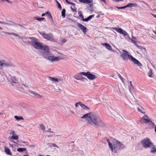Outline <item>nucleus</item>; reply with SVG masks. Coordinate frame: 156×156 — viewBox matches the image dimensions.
<instances>
[{
  "label": "nucleus",
  "mask_w": 156,
  "mask_h": 156,
  "mask_svg": "<svg viewBox=\"0 0 156 156\" xmlns=\"http://www.w3.org/2000/svg\"><path fill=\"white\" fill-rule=\"evenodd\" d=\"M116 7L117 8L119 9H121V7H119L117 6Z\"/></svg>",
  "instance_id": "obj_53"
},
{
  "label": "nucleus",
  "mask_w": 156,
  "mask_h": 156,
  "mask_svg": "<svg viewBox=\"0 0 156 156\" xmlns=\"http://www.w3.org/2000/svg\"><path fill=\"white\" fill-rule=\"evenodd\" d=\"M153 73L152 70L151 69H150L148 71V76L151 78H153Z\"/></svg>",
  "instance_id": "obj_22"
},
{
  "label": "nucleus",
  "mask_w": 156,
  "mask_h": 156,
  "mask_svg": "<svg viewBox=\"0 0 156 156\" xmlns=\"http://www.w3.org/2000/svg\"><path fill=\"white\" fill-rule=\"evenodd\" d=\"M45 15H46V13H43L41 15L42 16H45Z\"/></svg>",
  "instance_id": "obj_50"
},
{
  "label": "nucleus",
  "mask_w": 156,
  "mask_h": 156,
  "mask_svg": "<svg viewBox=\"0 0 156 156\" xmlns=\"http://www.w3.org/2000/svg\"><path fill=\"white\" fill-rule=\"evenodd\" d=\"M109 146L112 152L116 153L117 151L121 150L125 148L124 145L120 142L115 140L113 144L111 143L109 140H107Z\"/></svg>",
  "instance_id": "obj_2"
},
{
  "label": "nucleus",
  "mask_w": 156,
  "mask_h": 156,
  "mask_svg": "<svg viewBox=\"0 0 156 156\" xmlns=\"http://www.w3.org/2000/svg\"><path fill=\"white\" fill-rule=\"evenodd\" d=\"M78 14L79 17L82 18V19L83 18V16L82 14V12L81 11H79L78 12Z\"/></svg>",
  "instance_id": "obj_31"
},
{
  "label": "nucleus",
  "mask_w": 156,
  "mask_h": 156,
  "mask_svg": "<svg viewBox=\"0 0 156 156\" xmlns=\"http://www.w3.org/2000/svg\"><path fill=\"white\" fill-rule=\"evenodd\" d=\"M46 156H50L49 155H46Z\"/></svg>",
  "instance_id": "obj_64"
},
{
  "label": "nucleus",
  "mask_w": 156,
  "mask_h": 156,
  "mask_svg": "<svg viewBox=\"0 0 156 156\" xmlns=\"http://www.w3.org/2000/svg\"><path fill=\"white\" fill-rule=\"evenodd\" d=\"M29 92L30 93L33 94L34 96H36L37 98H42V95H40V94L38 93H37L34 91L29 90Z\"/></svg>",
  "instance_id": "obj_14"
},
{
  "label": "nucleus",
  "mask_w": 156,
  "mask_h": 156,
  "mask_svg": "<svg viewBox=\"0 0 156 156\" xmlns=\"http://www.w3.org/2000/svg\"><path fill=\"white\" fill-rule=\"evenodd\" d=\"M3 114V113L0 112V115H2Z\"/></svg>",
  "instance_id": "obj_60"
},
{
  "label": "nucleus",
  "mask_w": 156,
  "mask_h": 156,
  "mask_svg": "<svg viewBox=\"0 0 156 156\" xmlns=\"http://www.w3.org/2000/svg\"><path fill=\"white\" fill-rule=\"evenodd\" d=\"M12 33H7V32H5V34H8L9 35H11V34H12Z\"/></svg>",
  "instance_id": "obj_49"
},
{
  "label": "nucleus",
  "mask_w": 156,
  "mask_h": 156,
  "mask_svg": "<svg viewBox=\"0 0 156 156\" xmlns=\"http://www.w3.org/2000/svg\"><path fill=\"white\" fill-rule=\"evenodd\" d=\"M55 1L57 4L59 3L57 0H55Z\"/></svg>",
  "instance_id": "obj_48"
},
{
  "label": "nucleus",
  "mask_w": 156,
  "mask_h": 156,
  "mask_svg": "<svg viewBox=\"0 0 156 156\" xmlns=\"http://www.w3.org/2000/svg\"><path fill=\"white\" fill-rule=\"evenodd\" d=\"M30 147H34V145H32L30 146Z\"/></svg>",
  "instance_id": "obj_54"
},
{
  "label": "nucleus",
  "mask_w": 156,
  "mask_h": 156,
  "mask_svg": "<svg viewBox=\"0 0 156 156\" xmlns=\"http://www.w3.org/2000/svg\"><path fill=\"white\" fill-rule=\"evenodd\" d=\"M118 75V76L119 77V78H120V79L121 80H122V77L120 75V74H119V73Z\"/></svg>",
  "instance_id": "obj_44"
},
{
  "label": "nucleus",
  "mask_w": 156,
  "mask_h": 156,
  "mask_svg": "<svg viewBox=\"0 0 156 156\" xmlns=\"http://www.w3.org/2000/svg\"><path fill=\"white\" fill-rule=\"evenodd\" d=\"M113 29L120 34H123L124 36L129 38V34L124 30L120 28L114 27L112 28Z\"/></svg>",
  "instance_id": "obj_8"
},
{
  "label": "nucleus",
  "mask_w": 156,
  "mask_h": 156,
  "mask_svg": "<svg viewBox=\"0 0 156 156\" xmlns=\"http://www.w3.org/2000/svg\"><path fill=\"white\" fill-rule=\"evenodd\" d=\"M127 7H136L138 6L137 4L136 3H130L126 5Z\"/></svg>",
  "instance_id": "obj_21"
},
{
  "label": "nucleus",
  "mask_w": 156,
  "mask_h": 156,
  "mask_svg": "<svg viewBox=\"0 0 156 156\" xmlns=\"http://www.w3.org/2000/svg\"><path fill=\"white\" fill-rule=\"evenodd\" d=\"M32 44L33 47L36 49H41L42 44L39 41H33L32 42Z\"/></svg>",
  "instance_id": "obj_9"
},
{
  "label": "nucleus",
  "mask_w": 156,
  "mask_h": 156,
  "mask_svg": "<svg viewBox=\"0 0 156 156\" xmlns=\"http://www.w3.org/2000/svg\"><path fill=\"white\" fill-rule=\"evenodd\" d=\"M81 118H87L88 122L91 125L94 126L102 127L104 125V124L100 117L91 112L84 115Z\"/></svg>",
  "instance_id": "obj_1"
},
{
  "label": "nucleus",
  "mask_w": 156,
  "mask_h": 156,
  "mask_svg": "<svg viewBox=\"0 0 156 156\" xmlns=\"http://www.w3.org/2000/svg\"><path fill=\"white\" fill-rule=\"evenodd\" d=\"M26 150V149L25 148H18L17 149V151L19 152H22L23 151H24Z\"/></svg>",
  "instance_id": "obj_28"
},
{
  "label": "nucleus",
  "mask_w": 156,
  "mask_h": 156,
  "mask_svg": "<svg viewBox=\"0 0 156 156\" xmlns=\"http://www.w3.org/2000/svg\"><path fill=\"white\" fill-rule=\"evenodd\" d=\"M80 74L86 76L87 78L90 80H93L96 78L95 75L91 73L90 72H80Z\"/></svg>",
  "instance_id": "obj_7"
},
{
  "label": "nucleus",
  "mask_w": 156,
  "mask_h": 156,
  "mask_svg": "<svg viewBox=\"0 0 156 156\" xmlns=\"http://www.w3.org/2000/svg\"><path fill=\"white\" fill-rule=\"evenodd\" d=\"M40 126V127L41 129L43 131L45 129V127L44 125L43 124H40L39 125Z\"/></svg>",
  "instance_id": "obj_32"
},
{
  "label": "nucleus",
  "mask_w": 156,
  "mask_h": 156,
  "mask_svg": "<svg viewBox=\"0 0 156 156\" xmlns=\"http://www.w3.org/2000/svg\"><path fill=\"white\" fill-rule=\"evenodd\" d=\"M39 156H43V155H39Z\"/></svg>",
  "instance_id": "obj_63"
},
{
  "label": "nucleus",
  "mask_w": 156,
  "mask_h": 156,
  "mask_svg": "<svg viewBox=\"0 0 156 156\" xmlns=\"http://www.w3.org/2000/svg\"><path fill=\"white\" fill-rule=\"evenodd\" d=\"M48 79L49 80L55 82H58V79L53 78L49 76L48 77Z\"/></svg>",
  "instance_id": "obj_25"
},
{
  "label": "nucleus",
  "mask_w": 156,
  "mask_h": 156,
  "mask_svg": "<svg viewBox=\"0 0 156 156\" xmlns=\"http://www.w3.org/2000/svg\"><path fill=\"white\" fill-rule=\"evenodd\" d=\"M154 123L152 122L151 120L147 116V125H148L150 127H153Z\"/></svg>",
  "instance_id": "obj_13"
},
{
  "label": "nucleus",
  "mask_w": 156,
  "mask_h": 156,
  "mask_svg": "<svg viewBox=\"0 0 156 156\" xmlns=\"http://www.w3.org/2000/svg\"><path fill=\"white\" fill-rule=\"evenodd\" d=\"M12 35H14V36H16H16H18V35L17 34H16L14 33H12Z\"/></svg>",
  "instance_id": "obj_45"
},
{
  "label": "nucleus",
  "mask_w": 156,
  "mask_h": 156,
  "mask_svg": "<svg viewBox=\"0 0 156 156\" xmlns=\"http://www.w3.org/2000/svg\"><path fill=\"white\" fill-rule=\"evenodd\" d=\"M11 66V65L10 63L7 62H5L4 60H3L2 61H0V66L1 67H2L3 66L5 67H8Z\"/></svg>",
  "instance_id": "obj_12"
},
{
  "label": "nucleus",
  "mask_w": 156,
  "mask_h": 156,
  "mask_svg": "<svg viewBox=\"0 0 156 156\" xmlns=\"http://www.w3.org/2000/svg\"><path fill=\"white\" fill-rule=\"evenodd\" d=\"M56 144H55L54 145V146L55 147H56Z\"/></svg>",
  "instance_id": "obj_62"
},
{
  "label": "nucleus",
  "mask_w": 156,
  "mask_h": 156,
  "mask_svg": "<svg viewBox=\"0 0 156 156\" xmlns=\"http://www.w3.org/2000/svg\"><path fill=\"white\" fill-rule=\"evenodd\" d=\"M137 110L139 112H141V113H143V114H145V112H144L140 108H137Z\"/></svg>",
  "instance_id": "obj_36"
},
{
  "label": "nucleus",
  "mask_w": 156,
  "mask_h": 156,
  "mask_svg": "<svg viewBox=\"0 0 156 156\" xmlns=\"http://www.w3.org/2000/svg\"><path fill=\"white\" fill-rule=\"evenodd\" d=\"M74 78L77 80H80V77L77 75H76L75 76Z\"/></svg>",
  "instance_id": "obj_37"
},
{
  "label": "nucleus",
  "mask_w": 156,
  "mask_h": 156,
  "mask_svg": "<svg viewBox=\"0 0 156 156\" xmlns=\"http://www.w3.org/2000/svg\"><path fill=\"white\" fill-rule=\"evenodd\" d=\"M85 3H92L93 2V0H85Z\"/></svg>",
  "instance_id": "obj_35"
},
{
  "label": "nucleus",
  "mask_w": 156,
  "mask_h": 156,
  "mask_svg": "<svg viewBox=\"0 0 156 156\" xmlns=\"http://www.w3.org/2000/svg\"><path fill=\"white\" fill-rule=\"evenodd\" d=\"M50 13L49 12L47 11L46 12V15L48 16H49V13Z\"/></svg>",
  "instance_id": "obj_47"
},
{
  "label": "nucleus",
  "mask_w": 156,
  "mask_h": 156,
  "mask_svg": "<svg viewBox=\"0 0 156 156\" xmlns=\"http://www.w3.org/2000/svg\"><path fill=\"white\" fill-rule=\"evenodd\" d=\"M94 17V15H90V16H89L88 18V19L89 20H90L92 17Z\"/></svg>",
  "instance_id": "obj_40"
},
{
  "label": "nucleus",
  "mask_w": 156,
  "mask_h": 156,
  "mask_svg": "<svg viewBox=\"0 0 156 156\" xmlns=\"http://www.w3.org/2000/svg\"><path fill=\"white\" fill-rule=\"evenodd\" d=\"M65 9H63L62 11V16L63 18H64L65 17Z\"/></svg>",
  "instance_id": "obj_29"
},
{
  "label": "nucleus",
  "mask_w": 156,
  "mask_h": 156,
  "mask_svg": "<svg viewBox=\"0 0 156 156\" xmlns=\"http://www.w3.org/2000/svg\"><path fill=\"white\" fill-rule=\"evenodd\" d=\"M66 2L68 4V3H69V2L67 0H65Z\"/></svg>",
  "instance_id": "obj_57"
},
{
  "label": "nucleus",
  "mask_w": 156,
  "mask_h": 156,
  "mask_svg": "<svg viewBox=\"0 0 156 156\" xmlns=\"http://www.w3.org/2000/svg\"><path fill=\"white\" fill-rule=\"evenodd\" d=\"M10 134H12L13 135V136L15 135V134H14L15 132L13 130H10Z\"/></svg>",
  "instance_id": "obj_42"
},
{
  "label": "nucleus",
  "mask_w": 156,
  "mask_h": 156,
  "mask_svg": "<svg viewBox=\"0 0 156 156\" xmlns=\"http://www.w3.org/2000/svg\"><path fill=\"white\" fill-rule=\"evenodd\" d=\"M48 17L51 19V21H52V22L53 23H54V21H53V18H52V16H51V14L50 13H49V16H48Z\"/></svg>",
  "instance_id": "obj_33"
},
{
  "label": "nucleus",
  "mask_w": 156,
  "mask_h": 156,
  "mask_svg": "<svg viewBox=\"0 0 156 156\" xmlns=\"http://www.w3.org/2000/svg\"><path fill=\"white\" fill-rule=\"evenodd\" d=\"M85 0H79V1L82 3H85Z\"/></svg>",
  "instance_id": "obj_43"
},
{
  "label": "nucleus",
  "mask_w": 156,
  "mask_h": 156,
  "mask_svg": "<svg viewBox=\"0 0 156 156\" xmlns=\"http://www.w3.org/2000/svg\"><path fill=\"white\" fill-rule=\"evenodd\" d=\"M11 138L12 139L14 140H17L19 138L18 136L16 135V136H12L11 137Z\"/></svg>",
  "instance_id": "obj_30"
},
{
  "label": "nucleus",
  "mask_w": 156,
  "mask_h": 156,
  "mask_svg": "<svg viewBox=\"0 0 156 156\" xmlns=\"http://www.w3.org/2000/svg\"><path fill=\"white\" fill-rule=\"evenodd\" d=\"M79 103L80 104V106L83 109L86 110H89L90 109V108L89 107L84 105L82 102H80Z\"/></svg>",
  "instance_id": "obj_19"
},
{
  "label": "nucleus",
  "mask_w": 156,
  "mask_h": 156,
  "mask_svg": "<svg viewBox=\"0 0 156 156\" xmlns=\"http://www.w3.org/2000/svg\"><path fill=\"white\" fill-rule=\"evenodd\" d=\"M140 122L141 123H146V115H144L140 120Z\"/></svg>",
  "instance_id": "obj_20"
},
{
  "label": "nucleus",
  "mask_w": 156,
  "mask_h": 156,
  "mask_svg": "<svg viewBox=\"0 0 156 156\" xmlns=\"http://www.w3.org/2000/svg\"><path fill=\"white\" fill-rule=\"evenodd\" d=\"M131 40L132 42L135 45L136 47L137 48H139L140 47L139 45L137 44V41H136V37H133L131 39Z\"/></svg>",
  "instance_id": "obj_16"
},
{
  "label": "nucleus",
  "mask_w": 156,
  "mask_h": 156,
  "mask_svg": "<svg viewBox=\"0 0 156 156\" xmlns=\"http://www.w3.org/2000/svg\"><path fill=\"white\" fill-rule=\"evenodd\" d=\"M127 7V5H126V6L123 7H121V9H124L126 8Z\"/></svg>",
  "instance_id": "obj_46"
},
{
  "label": "nucleus",
  "mask_w": 156,
  "mask_h": 156,
  "mask_svg": "<svg viewBox=\"0 0 156 156\" xmlns=\"http://www.w3.org/2000/svg\"><path fill=\"white\" fill-rule=\"evenodd\" d=\"M49 55V54H46L44 53H43V55L45 58L47 59L52 62L57 61L60 59L59 57H55L54 56H48V55Z\"/></svg>",
  "instance_id": "obj_6"
},
{
  "label": "nucleus",
  "mask_w": 156,
  "mask_h": 156,
  "mask_svg": "<svg viewBox=\"0 0 156 156\" xmlns=\"http://www.w3.org/2000/svg\"><path fill=\"white\" fill-rule=\"evenodd\" d=\"M141 2H142L143 3H145V2L144 1H141Z\"/></svg>",
  "instance_id": "obj_61"
},
{
  "label": "nucleus",
  "mask_w": 156,
  "mask_h": 156,
  "mask_svg": "<svg viewBox=\"0 0 156 156\" xmlns=\"http://www.w3.org/2000/svg\"><path fill=\"white\" fill-rule=\"evenodd\" d=\"M4 148L5 151L7 154L9 155H11L12 154V153L9 149L6 146L4 147Z\"/></svg>",
  "instance_id": "obj_17"
},
{
  "label": "nucleus",
  "mask_w": 156,
  "mask_h": 156,
  "mask_svg": "<svg viewBox=\"0 0 156 156\" xmlns=\"http://www.w3.org/2000/svg\"><path fill=\"white\" fill-rule=\"evenodd\" d=\"M48 17L51 19V21H52V22L53 23H54V21H53V18H52V16H51V14L50 13H49V16H48Z\"/></svg>",
  "instance_id": "obj_34"
},
{
  "label": "nucleus",
  "mask_w": 156,
  "mask_h": 156,
  "mask_svg": "<svg viewBox=\"0 0 156 156\" xmlns=\"http://www.w3.org/2000/svg\"><path fill=\"white\" fill-rule=\"evenodd\" d=\"M102 44L107 49L109 50H112V47L109 44L107 43H103Z\"/></svg>",
  "instance_id": "obj_18"
},
{
  "label": "nucleus",
  "mask_w": 156,
  "mask_h": 156,
  "mask_svg": "<svg viewBox=\"0 0 156 156\" xmlns=\"http://www.w3.org/2000/svg\"><path fill=\"white\" fill-rule=\"evenodd\" d=\"M62 42H63L64 43L66 42V41L65 40V39H64V40H62Z\"/></svg>",
  "instance_id": "obj_59"
},
{
  "label": "nucleus",
  "mask_w": 156,
  "mask_h": 156,
  "mask_svg": "<svg viewBox=\"0 0 156 156\" xmlns=\"http://www.w3.org/2000/svg\"><path fill=\"white\" fill-rule=\"evenodd\" d=\"M39 33L44 38L51 41H54V37L51 33L45 34L44 32H39Z\"/></svg>",
  "instance_id": "obj_5"
},
{
  "label": "nucleus",
  "mask_w": 156,
  "mask_h": 156,
  "mask_svg": "<svg viewBox=\"0 0 156 156\" xmlns=\"http://www.w3.org/2000/svg\"><path fill=\"white\" fill-rule=\"evenodd\" d=\"M149 148L150 152L152 154L156 153V146L149 139L147 138V148Z\"/></svg>",
  "instance_id": "obj_4"
},
{
  "label": "nucleus",
  "mask_w": 156,
  "mask_h": 156,
  "mask_svg": "<svg viewBox=\"0 0 156 156\" xmlns=\"http://www.w3.org/2000/svg\"><path fill=\"white\" fill-rule=\"evenodd\" d=\"M14 118L17 121L23 120L24 119L23 117L21 116H19L15 115L14 116Z\"/></svg>",
  "instance_id": "obj_23"
},
{
  "label": "nucleus",
  "mask_w": 156,
  "mask_h": 156,
  "mask_svg": "<svg viewBox=\"0 0 156 156\" xmlns=\"http://www.w3.org/2000/svg\"><path fill=\"white\" fill-rule=\"evenodd\" d=\"M142 144L145 148H146V139H144L142 141Z\"/></svg>",
  "instance_id": "obj_27"
},
{
  "label": "nucleus",
  "mask_w": 156,
  "mask_h": 156,
  "mask_svg": "<svg viewBox=\"0 0 156 156\" xmlns=\"http://www.w3.org/2000/svg\"><path fill=\"white\" fill-rule=\"evenodd\" d=\"M68 4L72 5L73 7V8L72 6H71L70 7V8L72 11L73 12H76L77 10V8L75 6V4L74 3L70 2H69V3H68Z\"/></svg>",
  "instance_id": "obj_15"
},
{
  "label": "nucleus",
  "mask_w": 156,
  "mask_h": 156,
  "mask_svg": "<svg viewBox=\"0 0 156 156\" xmlns=\"http://www.w3.org/2000/svg\"><path fill=\"white\" fill-rule=\"evenodd\" d=\"M80 102H81V101H79L78 102H77L75 104V106L77 107L78 106V105H80V104L79 103Z\"/></svg>",
  "instance_id": "obj_39"
},
{
  "label": "nucleus",
  "mask_w": 156,
  "mask_h": 156,
  "mask_svg": "<svg viewBox=\"0 0 156 156\" xmlns=\"http://www.w3.org/2000/svg\"><path fill=\"white\" fill-rule=\"evenodd\" d=\"M82 20H83L84 21L87 22V21H88L89 20L88 19V17L87 18L85 19H84V18H83L82 19Z\"/></svg>",
  "instance_id": "obj_41"
},
{
  "label": "nucleus",
  "mask_w": 156,
  "mask_h": 156,
  "mask_svg": "<svg viewBox=\"0 0 156 156\" xmlns=\"http://www.w3.org/2000/svg\"><path fill=\"white\" fill-rule=\"evenodd\" d=\"M57 5H58V8L60 9V10L61 9H62V6H61V5L60 4V3H59V4H57Z\"/></svg>",
  "instance_id": "obj_38"
},
{
  "label": "nucleus",
  "mask_w": 156,
  "mask_h": 156,
  "mask_svg": "<svg viewBox=\"0 0 156 156\" xmlns=\"http://www.w3.org/2000/svg\"><path fill=\"white\" fill-rule=\"evenodd\" d=\"M153 16L154 17L156 18V15H153Z\"/></svg>",
  "instance_id": "obj_55"
},
{
  "label": "nucleus",
  "mask_w": 156,
  "mask_h": 156,
  "mask_svg": "<svg viewBox=\"0 0 156 156\" xmlns=\"http://www.w3.org/2000/svg\"><path fill=\"white\" fill-rule=\"evenodd\" d=\"M123 52L121 55V57L124 61H127L128 59L132 61L134 64L137 65V66H140L142 64L137 59L133 57L132 55L128 54V52L126 51L123 50Z\"/></svg>",
  "instance_id": "obj_3"
},
{
  "label": "nucleus",
  "mask_w": 156,
  "mask_h": 156,
  "mask_svg": "<svg viewBox=\"0 0 156 156\" xmlns=\"http://www.w3.org/2000/svg\"><path fill=\"white\" fill-rule=\"evenodd\" d=\"M154 32L155 34V36L156 37V31H154Z\"/></svg>",
  "instance_id": "obj_52"
},
{
  "label": "nucleus",
  "mask_w": 156,
  "mask_h": 156,
  "mask_svg": "<svg viewBox=\"0 0 156 156\" xmlns=\"http://www.w3.org/2000/svg\"><path fill=\"white\" fill-rule=\"evenodd\" d=\"M34 19L36 20H38L39 21H45L46 20L44 18H40V17H35L34 18Z\"/></svg>",
  "instance_id": "obj_24"
},
{
  "label": "nucleus",
  "mask_w": 156,
  "mask_h": 156,
  "mask_svg": "<svg viewBox=\"0 0 156 156\" xmlns=\"http://www.w3.org/2000/svg\"><path fill=\"white\" fill-rule=\"evenodd\" d=\"M154 131L156 133V125L155 126Z\"/></svg>",
  "instance_id": "obj_51"
},
{
  "label": "nucleus",
  "mask_w": 156,
  "mask_h": 156,
  "mask_svg": "<svg viewBox=\"0 0 156 156\" xmlns=\"http://www.w3.org/2000/svg\"><path fill=\"white\" fill-rule=\"evenodd\" d=\"M11 81L14 83H16L18 80L15 76H13L11 78Z\"/></svg>",
  "instance_id": "obj_26"
},
{
  "label": "nucleus",
  "mask_w": 156,
  "mask_h": 156,
  "mask_svg": "<svg viewBox=\"0 0 156 156\" xmlns=\"http://www.w3.org/2000/svg\"><path fill=\"white\" fill-rule=\"evenodd\" d=\"M77 25L84 34H86L87 30L86 27L80 23H78Z\"/></svg>",
  "instance_id": "obj_11"
},
{
  "label": "nucleus",
  "mask_w": 156,
  "mask_h": 156,
  "mask_svg": "<svg viewBox=\"0 0 156 156\" xmlns=\"http://www.w3.org/2000/svg\"><path fill=\"white\" fill-rule=\"evenodd\" d=\"M129 83H130V84L132 86V82L131 81Z\"/></svg>",
  "instance_id": "obj_58"
},
{
  "label": "nucleus",
  "mask_w": 156,
  "mask_h": 156,
  "mask_svg": "<svg viewBox=\"0 0 156 156\" xmlns=\"http://www.w3.org/2000/svg\"><path fill=\"white\" fill-rule=\"evenodd\" d=\"M44 51L46 54H50V50L49 47L47 45H42L41 49Z\"/></svg>",
  "instance_id": "obj_10"
},
{
  "label": "nucleus",
  "mask_w": 156,
  "mask_h": 156,
  "mask_svg": "<svg viewBox=\"0 0 156 156\" xmlns=\"http://www.w3.org/2000/svg\"><path fill=\"white\" fill-rule=\"evenodd\" d=\"M48 132H49L50 133H53V132L51 131H48Z\"/></svg>",
  "instance_id": "obj_56"
}]
</instances>
